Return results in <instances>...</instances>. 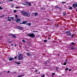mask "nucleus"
Masks as SVG:
<instances>
[{
    "mask_svg": "<svg viewBox=\"0 0 77 77\" xmlns=\"http://www.w3.org/2000/svg\"><path fill=\"white\" fill-rule=\"evenodd\" d=\"M15 17H16V18H17V17H18V15H15Z\"/></svg>",
    "mask_w": 77,
    "mask_h": 77,
    "instance_id": "31",
    "label": "nucleus"
},
{
    "mask_svg": "<svg viewBox=\"0 0 77 77\" xmlns=\"http://www.w3.org/2000/svg\"><path fill=\"white\" fill-rule=\"evenodd\" d=\"M64 65H66V62H65L64 63Z\"/></svg>",
    "mask_w": 77,
    "mask_h": 77,
    "instance_id": "30",
    "label": "nucleus"
},
{
    "mask_svg": "<svg viewBox=\"0 0 77 77\" xmlns=\"http://www.w3.org/2000/svg\"><path fill=\"white\" fill-rule=\"evenodd\" d=\"M65 70H66V71H68V68H66L65 69Z\"/></svg>",
    "mask_w": 77,
    "mask_h": 77,
    "instance_id": "24",
    "label": "nucleus"
},
{
    "mask_svg": "<svg viewBox=\"0 0 77 77\" xmlns=\"http://www.w3.org/2000/svg\"><path fill=\"white\" fill-rule=\"evenodd\" d=\"M61 3H65V2H60Z\"/></svg>",
    "mask_w": 77,
    "mask_h": 77,
    "instance_id": "35",
    "label": "nucleus"
},
{
    "mask_svg": "<svg viewBox=\"0 0 77 77\" xmlns=\"http://www.w3.org/2000/svg\"><path fill=\"white\" fill-rule=\"evenodd\" d=\"M23 5H28V2H24L23 3Z\"/></svg>",
    "mask_w": 77,
    "mask_h": 77,
    "instance_id": "11",
    "label": "nucleus"
},
{
    "mask_svg": "<svg viewBox=\"0 0 77 77\" xmlns=\"http://www.w3.org/2000/svg\"><path fill=\"white\" fill-rule=\"evenodd\" d=\"M73 48H71V49H73Z\"/></svg>",
    "mask_w": 77,
    "mask_h": 77,
    "instance_id": "48",
    "label": "nucleus"
},
{
    "mask_svg": "<svg viewBox=\"0 0 77 77\" xmlns=\"http://www.w3.org/2000/svg\"><path fill=\"white\" fill-rule=\"evenodd\" d=\"M14 60V57H10L9 59V61H11V60Z\"/></svg>",
    "mask_w": 77,
    "mask_h": 77,
    "instance_id": "10",
    "label": "nucleus"
},
{
    "mask_svg": "<svg viewBox=\"0 0 77 77\" xmlns=\"http://www.w3.org/2000/svg\"><path fill=\"white\" fill-rule=\"evenodd\" d=\"M55 75V73H53V74H52V75Z\"/></svg>",
    "mask_w": 77,
    "mask_h": 77,
    "instance_id": "37",
    "label": "nucleus"
},
{
    "mask_svg": "<svg viewBox=\"0 0 77 77\" xmlns=\"http://www.w3.org/2000/svg\"><path fill=\"white\" fill-rule=\"evenodd\" d=\"M58 56H59V54L58 55Z\"/></svg>",
    "mask_w": 77,
    "mask_h": 77,
    "instance_id": "52",
    "label": "nucleus"
},
{
    "mask_svg": "<svg viewBox=\"0 0 77 77\" xmlns=\"http://www.w3.org/2000/svg\"><path fill=\"white\" fill-rule=\"evenodd\" d=\"M16 73V72H14V73Z\"/></svg>",
    "mask_w": 77,
    "mask_h": 77,
    "instance_id": "51",
    "label": "nucleus"
},
{
    "mask_svg": "<svg viewBox=\"0 0 77 77\" xmlns=\"http://www.w3.org/2000/svg\"><path fill=\"white\" fill-rule=\"evenodd\" d=\"M50 39V38H48V39Z\"/></svg>",
    "mask_w": 77,
    "mask_h": 77,
    "instance_id": "49",
    "label": "nucleus"
},
{
    "mask_svg": "<svg viewBox=\"0 0 77 77\" xmlns=\"http://www.w3.org/2000/svg\"><path fill=\"white\" fill-rule=\"evenodd\" d=\"M42 9H43V8H41V10H42Z\"/></svg>",
    "mask_w": 77,
    "mask_h": 77,
    "instance_id": "43",
    "label": "nucleus"
},
{
    "mask_svg": "<svg viewBox=\"0 0 77 77\" xmlns=\"http://www.w3.org/2000/svg\"><path fill=\"white\" fill-rule=\"evenodd\" d=\"M15 47H17V44L15 45Z\"/></svg>",
    "mask_w": 77,
    "mask_h": 77,
    "instance_id": "46",
    "label": "nucleus"
},
{
    "mask_svg": "<svg viewBox=\"0 0 77 77\" xmlns=\"http://www.w3.org/2000/svg\"><path fill=\"white\" fill-rule=\"evenodd\" d=\"M45 76V75H43L42 76H41V77H44Z\"/></svg>",
    "mask_w": 77,
    "mask_h": 77,
    "instance_id": "32",
    "label": "nucleus"
},
{
    "mask_svg": "<svg viewBox=\"0 0 77 77\" xmlns=\"http://www.w3.org/2000/svg\"><path fill=\"white\" fill-rule=\"evenodd\" d=\"M35 72H38V70L36 69L35 70Z\"/></svg>",
    "mask_w": 77,
    "mask_h": 77,
    "instance_id": "29",
    "label": "nucleus"
},
{
    "mask_svg": "<svg viewBox=\"0 0 77 77\" xmlns=\"http://www.w3.org/2000/svg\"><path fill=\"white\" fill-rule=\"evenodd\" d=\"M72 6L75 9H76V7L77 8V5L76 4H74L72 5Z\"/></svg>",
    "mask_w": 77,
    "mask_h": 77,
    "instance_id": "7",
    "label": "nucleus"
},
{
    "mask_svg": "<svg viewBox=\"0 0 77 77\" xmlns=\"http://www.w3.org/2000/svg\"><path fill=\"white\" fill-rule=\"evenodd\" d=\"M22 76H24V75H21L19 76H18L17 77H22Z\"/></svg>",
    "mask_w": 77,
    "mask_h": 77,
    "instance_id": "17",
    "label": "nucleus"
},
{
    "mask_svg": "<svg viewBox=\"0 0 77 77\" xmlns=\"http://www.w3.org/2000/svg\"><path fill=\"white\" fill-rule=\"evenodd\" d=\"M66 62H68V61H67V60H66Z\"/></svg>",
    "mask_w": 77,
    "mask_h": 77,
    "instance_id": "50",
    "label": "nucleus"
},
{
    "mask_svg": "<svg viewBox=\"0 0 77 77\" xmlns=\"http://www.w3.org/2000/svg\"><path fill=\"white\" fill-rule=\"evenodd\" d=\"M3 0V1H5V0Z\"/></svg>",
    "mask_w": 77,
    "mask_h": 77,
    "instance_id": "56",
    "label": "nucleus"
},
{
    "mask_svg": "<svg viewBox=\"0 0 77 77\" xmlns=\"http://www.w3.org/2000/svg\"><path fill=\"white\" fill-rule=\"evenodd\" d=\"M72 9V8L71 7L69 8V9H70V10H71Z\"/></svg>",
    "mask_w": 77,
    "mask_h": 77,
    "instance_id": "20",
    "label": "nucleus"
},
{
    "mask_svg": "<svg viewBox=\"0 0 77 77\" xmlns=\"http://www.w3.org/2000/svg\"><path fill=\"white\" fill-rule=\"evenodd\" d=\"M65 14H66V13H63V15H64V16H65Z\"/></svg>",
    "mask_w": 77,
    "mask_h": 77,
    "instance_id": "23",
    "label": "nucleus"
},
{
    "mask_svg": "<svg viewBox=\"0 0 77 77\" xmlns=\"http://www.w3.org/2000/svg\"><path fill=\"white\" fill-rule=\"evenodd\" d=\"M75 44V43L74 42H72L71 44H72V45H74Z\"/></svg>",
    "mask_w": 77,
    "mask_h": 77,
    "instance_id": "26",
    "label": "nucleus"
},
{
    "mask_svg": "<svg viewBox=\"0 0 77 77\" xmlns=\"http://www.w3.org/2000/svg\"><path fill=\"white\" fill-rule=\"evenodd\" d=\"M9 43H11V42H11V41H9L8 42Z\"/></svg>",
    "mask_w": 77,
    "mask_h": 77,
    "instance_id": "45",
    "label": "nucleus"
},
{
    "mask_svg": "<svg viewBox=\"0 0 77 77\" xmlns=\"http://www.w3.org/2000/svg\"><path fill=\"white\" fill-rule=\"evenodd\" d=\"M16 29H19V30H23V27H21L20 26H17L16 27Z\"/></svg>",
    "mask_w": 77,
    "mask_h": 77,
    "instance_id": "4",
    "label": "nucleus"
},
{
    "mask_svg": "<svg viewBox=\"0 0 77 77\" xmlns=\"http://www.w3.org/2000/svg\"><path fill=\"white\" fill-rule=\"evenodd\" d=\"M38 74H40V72H38Z\"/></svg>",
    "mask_w": 77,
    "mask_h": 77,
    "instance_id": "53",
    "label": "nucleus"
},
{
    "mask_svg": "<svg viewBox=\"0 0 77 77\" xmlns=\"http://www.w3.org/2000/svg\"><path fill=\"white\" fill-rule=\"evenodd\" d=\"M9 36H11L12 37H13V38H17V37L15 36V35L14 34H11L9 35Z\"/></svg>",
    "mask_w": 77,
    "mask_h": 77,
    "instance_id": "6",
    "label": "nucleus"
},
{
    "mask_svg": "<svg viewBox=\"0 0 77 77\" xmlns=\"http://www.w3.org/2000/svg\"><path fill=\"white\" fill-rule=\"evenodd\" d=\"M22 14L24 15L25 17H30V14L26 12L25 11H23L21 12Z\"/></svg>",
    "mask_w": 77,
    "mask_h": 77,
    "instance_id": "1",
    "label": "nucleus"
},
{
    "mask_svg": "<svg viewBox=\"0 0 77 77\" xmlns=\"http://www.w3.org/2000/svg\"><path fill=\"white\" fill-rule=\"evenodd\" d=\"M69 71H71V69H69Z\"/></svg>",
    "mask_w": 77,
    "mask_h": 77,
    "instance_id": "42",
    "label": "nucleus"
},
{
    "mask_svg": "<svg viewBox=\"0 0 77 77\" xmlns=\"http://www.w3.org/2000/svg\"><path fill=\"white\" fill-rule=\"evenodd\" d=\"M25 57H26V56H25Z\"/></svg>",
    "mask_w": 77,
    "mask_h": 77,
    "instance_id": "57",
    "label": "nucleus"
},
{
    "mask_svg": "<svg viewBox=\"0 0 77 77\" xmlns=\"http://www.w3.org/2000/svg\"><path fill=\"white\" fill-rule=\"evenodd\" d=\"M66 33L69 36H71V32L69 31H67L66 32Z\"/></svg>",
    "mask_w": 77,
    "mask_h": 77,
    "instance_id": "5",
    "label": "nucleus"
},
{
    "mask_svg": "<svg viewBox=\"0 0 77 77\" xmlns=\"http://www.w3.org/2000/svg\"><path fill=\"white\" fill-rule=\"evenodd\" d=\"M17 12V10H15L14 11V13H15Z\"/></svg>",
    "mask_w": 77,
    "mask_h": 77,
    "instance_id": "22",
    "label": "nucleus"
},
{
    "mask_svg": "<svg viewBox=\"0 0 77 77\" xmlns=\"http://www.w3.org/2000/svg\"><path fill=\"white\" fill-rule=\"evenodd\" d=\"M57 26H59V25H57Z\"/></svg>",
    "mask_w": 77,
    "mask_h": 77,
    "instance_id": "55",
    "label": "nucleus"
},
{
    "mask_svg": "<svg viewBox=\"0 0 77 77\" xmlns=\"http://www.w3.org/2000/svg\"><path fill=\"white\" fill-rule=\"evenodd\" d=\"M11 19H12V17H8V20H7V21H11Z\"/></svg>",
    "mask_w": 77,
    "mask_h": 77,
    "instance_id": "9",
    "label": "nucleus"
},
{
    "mask_svg": "<svg viewBox=\"0 0 77 77\" xmlns=\"http://www.w3.org/2000/svg\"><path fill=\"white\" fill-rule=\"evenodd\" d=\"M20 20H21V19L20 18H18L16 20V23H19V22H20Z\"/></svg>",
    "mask_w": 77,
    "mask_h": 77,
    "instance_id": "12",
    "label": "nucleus"
},
{
    "mask_svg": "<svg viewBox=\"0 0 77 77\" xmlns=\"http://www.w3.org/2000/svg\"><path fill=\"white\" fill-rule=\"evenodd\" d=\"M28 23V22H27V21H23L22 22V23L24 24H26V25H27V23Z\"/></svg>",
    "mask_w": 77,
    "mask_h": 77,
    "instance_id": "8",
    "label": "nucleus"
},
{
    "mask_svg": "<svg viewBox=\"0 0 77 77\" xmlns=\"http://www.w3.org/2000/svg\"><path fill=\"white\" fill-rule=\"evenodd\" d=\"M31 24H31V23H29L28 22V23H27V24H26V25H27V26H30Z\"/></svg>",
    "mask_w": 77,
    "mask_h": 77,
    "instance_id": "13",
    "label": "nucleus"
},
{
    "mask_svg": "<svg viewBox=\"0 0 77 77\" xmlns=\"http://www.w3.org/2000/svg\"><path fill=\"white\" fill-rule=\"evenodd\" d=\"M12 1H13V0H11L9 1V2H12Z\"/></svg>",
    "mask_w": 77,
    "mask_h": 77,
    "instance_id": "40",
    "label": "nucleus"
},
{
    "mask_svg": "<svg viewBox=\"0 0 77 77\" xmlns=\"http://www.w3.org/2000/svg\"><path fill=\"white\" fill-rule=\"evenodd\" d=\"M23 54H19L18 57V60H23Z\"/></svg>",
    "mask_w": 77,
    "mask_h": 77,
    "instance_id": "2",
    "label": "nucleus"
},
{
    "mask_svg": "<svg viewBox=\"0 0 77 77\" xmlns=\"http://www.w3.org/2000/svg\"><path fill=\"white\" fill-rule=\"evenodd\" d=\"M7 72L8 73H9L10 72V71H8Z\"/></svg>",
    "mask_w": 77,
    "mask_h": 77,
    "instance_id": "39",
    "label": "nucleus"
},
{
    "mask_svg": "<svg viewBox=\"0 0 77 77\" xmlns=\"http://www.w3.org/2000/svg\"><path fill=\"white\" fill-rule=\"evenodd\" d=\"M28 5L29 6H31V4L30 3H29Z\"/></svg>",
    "mask_w": 77,
    "mask_h": 77,
    "instance_id": "25",
    "label": "nucleus"
},
{
    "mask_svg": "<svg viewBox=\"0 0 77 77\" xmlns=\"http://www.w3.org/2000/svg\"><path fill=\"white\" fill-rule=\"evenodd\" d=\"M57 6H55V8H57Z\"/></svg>",
    "mask_w": 77,
    "mask_h": 77,
    "instance_id": "41",
    "label": "nucleus"
},
{
    "mask_svg": "<svg viewBox=\"0 0 77 77\" xmlns=\"http://www.w3.org/2000/svg\"><path fill=\"white\" fill-rule=\"evenodd\" d=\"M26 51H29V50H27Z\"/></svg>",
    "mask_w": 77,
    "mask_h": 77,
    "instance_id": "47",
    "label": "nucleus"
},
{
    "mask_svg": "<svg viewBox=\"0 0 77 77\" xmlns=\"http://www.w3.org/2000/svg\"><path fill=\"white\" fill-rule=\"evenodd\" d=\"M74 36V34H73L71 36V37H73Z\"/></svg>",
    "mask_w": 77,
    "mask_h": 77,
    "instance_id": "34",
    "label": "nucleus"
},
{
    "mask_svg": "<svg viewBox=\"0 0 77 77\" xmlns=\"http://www.w3.org/2000/svg\"><path fill=\"white\" fill-rule=\"evenodd\" d=\"M47 41L46 40H44V42H46Z\"/></svg>",
    "mask_w": 77,
    "mask_h": 77,
    "instance_id": "27",
    "label": "nucleus"
},
{
    "mask_svg": "<svg viewBox=\"0 0 77 77\" xmlns=\"http://www.w3.org/2000/svg\"><path fill=\"white\" fill-rule=\"evenodd\" d=\"M16 9H18V8H19V7H16Z\"/></svg>",
    "mask_w": 77,
    "mask_h": 77,
    "instance_id": "38",
    "label": "nucleus"
},
{
    "mask_svg": "<svg viewBox=\"0 0 77 77\" xmlns=\"http://www.w3.org/2000/svg\"><path fill=\"white\" fill-rule=\"evenodd\" d=\"M30 54H30L28 53H27L26 54V55L27 56H28V57H29V56H30Z\"/></svg>",
    "mask_w": 77,
    "mask_h": 77,
    "instance_id": "14",
    "label": "nucleus"
},
{
    "mask_svg": "<svg viewBox=\"0 0 77 77\" xmlns=\"http://www.w3.org/2000/svg\"><path fill=\"white\" fill-rule=\"evenodd\" d=\"M22 42L24 43H26V41L24 40V39L22 40Z\"/></svg>",
    "mask_w": 77,
    "mask_h": 77,
    "instance_id": "15",
    "label": "nucleus"
},
{
    "mask_svg": "<svg viewBox=\"0 0 77 77\" xmlns=\"http://www.w3.org/2000/svg\"><path fill=\"white\" fill-rule=\"evenodd\" d=\"M76 11H77V9L76 10Z\"/></svg>",
    "mask_w": 77,
    "mask_h": 77,
    "instance_id": "54",
    "label": "nucleus"
},
{
    "mask_svg": "<svg viewBox=\"0 0 77 77\" xmlns=\"http://www.w3.org/2000/svg\"><path fill=\"white\" fill-rule=\"evenodd\" d=\"M14 59H17V57H15Z\"/></svg>",
    "mask_w": 77,
    "mask_h": 77,
    "instance_id": "28",
    "label": "nucleus"
},
{
    "mask_svg": "<svg viewBox=\"0 0 77 77\" xmlns=\"http://www.w3.org/2000/svg\"><path fill=\"white\" fill-rule=\"evenodd\" d=\"M11 8H14V5H11Z\"/></svg>",
    "mask_w": 77,
    "mask_h": 77,
    "instance_id": "33",
    "label": "nucleus"
},
{
    "mask_svg": "<svg viewBox=\"0 0 77 77\" xmlns=\"http://www.w3.org/2000/svg\"><path fill=\"white\" fill-rule=\"evenodd\" d=\"M15 63H16L17 64V65H20V63H18V62H16Z\"/></svg>",
    "mask_w": 77,
    "mask_h": 77,
    "instance_id": "16",
    "label": "nucleus"
},
{
    "mask_svg": "<svg viewBox=\"0 0 77 77\" xmlns=\"http://www.w3.org/2000/svg\"><path fill=\"white\" fill-rule=\"evenodd\" d=\"M57 8H58L59 9H60V10H62V8H60V7H58Z\"/></svg>",
    "mask_w": 77,
    "mask_h": 77,
    "instance_id": "19",
    "label": "nucleus"
},
{
    "mask_svg": "<svg viewBox=\"0 0 77 77\" xmlns=\"http://www.w3.org/2000/svg\"><path fill=\"white\" fill-rule=\"evenodd\" d=\"M38 15V13H35V16H37V15Z\"/></svg>",
    "mask_w": 77,
    "mask_h": 77,
    "instance_id": "18",
    "label": "nucleus"
},
{
    "mask_svg": "<svg viewBox=\"0 0 77 77\" xmlns=\"http://www.w3.org/2000/svg\"><path fill=\"white\" fill-rule=\"evenodd\" d=\"M11 45V46H13V45H14V44H12Z\"/></svg>",
    "mask_w": 77,
    "mask_h": 77,
    "instance_id": "44",
    "label": "nucleus"
},
{
    "mask_svg": "<svg viewBox=\"0 0 77 77\" xmlns=\"http://www.w3.org/2000/svg\"><path fill=\"white\" fill-rule=\"evenodd\" d=\"M12 20H14V18L13 17H12Z\"/></svg>",
    "mask_w": 77,
    "mask_h": 77,
    "instance_id": "36",
    "label": "nucleus"
},
{
    "mask_svg": "<svg viewBox=\"0 0 77 77\" xmlns=\"http://www.w3.org/2000/svg\"><path fill=\"white\" fill-rule=\"evenodd\" d=\"M0 9L1 10H2V9H3V8H2L1 7V6H0Z\"/></svg>",
    "mask_w": 77,
    "mask_h": 77,
    "instance_id": "21",
    "label": "nucleus"
},
{
    "mask_svg": "<svg viewBox=\"0 0 77 77\" xmlns=\"http://www.w3.org/2000/svg\"><path fill=\"white\" fill-rule=\"evenodd\" d=\"M30 36L31 38H33V37H35V34L33 33H29L27 35V36Z\"/></svg>",
    "mask_w": 77,
    "mask_h": 77,
    "instance_id": "3",
    "label": "nucleus"
}]
</instances>
